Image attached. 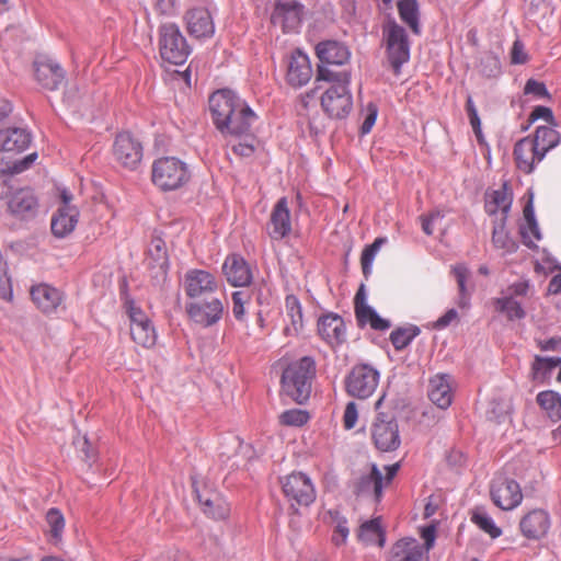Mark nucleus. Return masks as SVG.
I'll list each match as a JSON object with an SVG mask.
<instances>
[{"label":"nucleus","instance_id":"obj_1","mask_svg":"<svg viewBox=\"0 0 561 561\" xmlns=\"http://www.w3.org/2000/svg\"><path fill=\"white\" fill-rule=\"evenodd\" d=\"M209 110L216 128L224 135L249 136L257 116L249 104L229 89L214 92Z\"/></svg>","mask_w":561,"mask_h":561},{"label":"nucleus","instance_id":"obj_2","mask_svg":"<svg viewBox=\"0 0 561 561\" xmlns=\"http://www.w3.org/2000/svg\"><path fill=\"white\" fill-rule=\"evenodd\" d=\"M317 81H327L330 87L321 95L324 113L333 119H344L353 110V96L350 90V70H334L319 67Z\"/></svg>","mask_w":561,"mask_h":561},{"label":"nucleus","instance_id":"obj_3","mask_svg":"<svg viewBox=\"0 0 561 561\" xmlns=\"http://www.w3.org/2000/svg\"><path fill=\"white\" fill-rule=\"evenodd\" d=\"M316 376V362L310 356L289 364L282 375L284 392L299 404L305 403L311 393L312 379Z\"/></svg>","mask_w":561,"mask_h":561},{"label":"nucleus","instance_id":"obj_4","mask_svg":"<svg viewBox=\"0 0 561 561\" xmlns=\"http://www.w3.org/2000/svg\"><path fill=\"white\" fill-rule=\"evenodd\" d=\"M382 46L387 62L396 76L401 75L403 65L410 60L411 44L403 26L394 20L382 25Z\"/></svg>","mask_w":561,"mask_h":561},{"label":"nucleus","instance_id":"obj_5","mask_svg":"<svg viewBox=\"0 0 561 561\" xmlns=\"http://www.w3.org/2000/svg\"><path fill=\"white\" fill-rule=\"evenodd\" d=\"M190 179L187 163L176 157H161L152 162L151 181L163 192L179 190L187 184Z\"/></svg>","mask_w":561,"mask_h":561},{"label":"nucleus","instance_id":"obj_6","mask_svg":"<svg viewBox=\"0 0 561 561\" xmlns=\"http://www.w3.org/2000/svg\"><path fill=\"white\" fill-rule=\"evenodd\" d=\"M3 198H8L9 213L20 220L34 219L38 214V198L30 187L11 192V185L9 181L4 179L0 183V199Z\"/></svg>","mask_w":561,"mask_h":561},{"label":"nucleus","instance_id":"obj_7","mask_svg":"<svg viewBox=\"0 0 561 561\" xmlns=\"http://www.w3.org/2000/svg\"><path fill=\"white\" fill-rule=\"evenodd\" d=\"M161 58L173 65H182L191 54V46L175 23H165L159 28Z\"/></svg>","mask_w":561,"mask_h":561},{"label":"nucleus","instance_id":"obj_8","mask_svg":"<svg viewBox=\"0 0 561 561\" xmlns=\"http://www.w3.org/2000/svg\"><path fill=\"white\" fill-rule=\"evenodd\" d=\"M226 301L217 295L185 304V311L192 322L202 328L216 325L225 313Z\"/></svg>","mask_w":561,"mask_h":561},{"label":"nucleus","instance_id":"obj_9","mask_svg":"<svg viewBox=\"0 0 561 561\" xmlns=\"http://www.w3.org/2000/svg\"><path fill=\"white\" fill-rule=\"evenodd\" d=\"M380 373L370 364L355 365L345 377V390L348 396L365 400L376 391Z\"/></svg>","mask_w":561,"mask_h":561},{"label":"nucleus","instance_id":"obj_10","mask_svg":"<svg viewBox=\"0 0 561 561\" xmlns=\"http://www.w3.org/2000/svg\"><path fill=\"white\" fill-rule=\"evenodd\" d=\"M371 439L375 447L382 453H390L400 447L399 424L393 413H377L371 424Z\"/></svg>","mask_w":561,"mask_h":561},{"label":"nucleus","instance_id":"obj_11","mask_svg":"<svg viewBox=\"0 0 561 561\" xmlns=\"http://www.w3.org/2000/svg\"><path fill=\"white\" fill-rule=\"evenodd\" d=\"M182 285L188 301L215 296L221 286L215 274L202 268L186 271Z\"/></svg>","mask_w":561,"mask_h":561},{"label":"nucleus","instance_id":"obj_12","mask_svg":"<svg viewBox=\"0 0 561 561\" xmlns=\"http://www.w3.org/2000/svg\"><path fill=\"white\" fill-rule=\"evenodd\" d=\"M285 496L299 505L309 506L316 500L311 479L302 472H293L280 480Z\"/></svg>","mask_w":561,"mask_h":561},{"label":"nucleus","instance_id":"obj_13","mask_svg":"<svg viewBox=\"0 0 561 561\" xmlns=\"http://www.w3.org/2000/svg\"><path fill=\"white\" fill-rule=\"evenodd\" d=\"M115 160L128 170H136L142 160V145L130 133H119L113 144Z\"/></svg>","mask_w":561,"mask_h":561},{"label":"nucleus","instance_id":"obj_14","mask_svg":"<svg viewBox=\"0 0 561 561\" xmlns=\"http://www.w3.org/2000/svg\"><path fill=\"white\" fill-rule=\"evenodd\" d=\"M304 5L296 0H277L271 15V22L284 33L298 32L302 21Z\"/></svg>","mask_w":561,"mask_h":561},{"label":"nucleus","instance_id":"obj_15","mask_svg":"<svg viewBox=\"0 0 561 561\" xmlns=\"http://www.w3.org/2000/svg\"><path fill=\"white\" fill-rule=\"evenodd\" d=\"M34 71L38 84L49 91L58 90L66 78L65 70L59 62L44 55L35 59Z\"/></svg>","mask_w":561,"mask_h":561},{"label":"nucleus","instance_id":"obj_16","mask_svg":"<svg viewBox=\"0 0 561 561\" xmlns=\"http://www.w3.org/2000/svg\"><path fill=\"white\" fill-rule=\"evenodd\" d=\"M131 339L144 347H151L156 344L157 333L152 322L147 314L138 307H128Z\"/></svg>","mask_w":561,"mask_h":561},{"label":"nucleus","instance_id":"obj_17","mask_svg":"<svg viewBox=\"0 0 561 561\" xmlns=\"http://www.w3.org/2000/svg\"><path fill=\"white\" fill-rule=\"evenodd\" d=\"M195 493L201 508L206 516L216 520L228 517L230 506L219 491L205 486L203 490L196 488Z\"/></svg>","mask_w":561,"mask_h":561},{"label":"nucleus","instance_id":"obj_18","mask_svg":"<svg viewBox=\"0 0 561 561\" xmlns=\"http://www.w3.org/2000/svg\"><path fill=\"white\" fill-rule=\"evenodd\" d=\"M186 30L195 38H208L215 33V23L210 11L205 7H195L184 15Z\"/></svg>","mask_w":561,"mask_h":561},{"label":"nucleus","instance_id":"obj_19","mask_svg":"<svg viewBox=\"0 0 561 561\" xmlns=\"http://www.w3.org/2000/svg\"><path fill=\"white\" fill-rule=\"evenodd\" d=\"M312 77V68L307 54L296 49L289 57L286 79L288 84L300 88L307 84Z\"/></svg>","mask_w":561,"mask_h":561},{"label":"nucleus","instance_id":"obj_20","mask_svg":"<svg viewBox=\"0 0 561 561\" xmlns=\"http://www.w3.org/2000/svg\"><path fill=\"white\" fill-rule=\"evenodd\" d=\"M545 154L530 140V136L524 137L515 144L514 159L516 167L525 174H530L537 163L542 161Z\"/></svg>","mask_w":561,"mask_h":561},{"label":"nucleus","instance_id":"obj_21","mask_svg":"<svg viewBox=\"0 0 561 561\" xmlns=\"http://www.w3.org/2000/svg\"><path fill=\"white\" fill-rule=\"evenodd\" d=\"M222 274L234 287L248 286L252 282V272L247 261L239 254L228 255L222 264Z\"/></svg>","mask_w":561,"mask_h":561},{"label":"nucleus","instance_id":"obj_22","mask_svg":"<svg viewBox=\"0 0 561 561\" xmlns=\"http://www.w3.org/2000/svg\"><path fill=\"white\" fill-rule=\"evenodd\" d=\"M290 232V211L286 197H282L271 213L267 233L272 240L278 241L286 238Z\"/></svg>","mask_w":561,"mask_h":561},{"label":"nucleus","instance_id":"obj_23","mask_svg":"<svg viewBox=\"0 0 561 561\" xmlns=\"http://www.w3.org/2000/svg\"><path fill=\"white\" fill-rule=\"evenodd\" d=\"M316 53L321 61V67L342 66L350 59L348 48L336 41H324L316 46Z\"/></svg>","mask_w":561,"mask_h":561},{"label":"nucleus","instance_id":"obj_24","mask_svg":"<svg viewBox=\"0 0 561 561\" xmlns=\"http://www.w3.org/2000/svg\"><path fill=\"white\" fill-rule=\"evenodd\" d=\"M320 336L331 345H340L345 341V323L342 317L329 313L318 321Z\"/></svg>","mask_w":561,"mask_h":561},{"label":"nucleus","instance_id":"obj_25","mask_svg":"<svg viewBox=\"0 0 561 561\" xmlns=\"http://www.w3.org/2000/svg\"><path fill=\"white\" fill-rule=\"evenodd\" d=\"M519 525L525 537L528 539H539L549 530V515L543 510H534L522 518Z\"/></svg>","mask_w":561,"mask_h":561},{"label":"nucleus","instance_id":"obj_26","mask_svg":"<svg viewBox=\"0 0 561 561\" xmlns=\"http://www.w3.org/2000/svg\"><path fill=\"white\" fill-rule=\"evenodd\" d=\"M32 141L31 133L26 128L9 127L0 129V150L7 152H22Z\"/></svg>","mask_w":561,"mask_h":561},{"label":"nucleus","instance_id":"obj_27","mask_svg":"<svg viewBox=\"0 0 561 561\" xmlns=\"http://www.w3.org/2000/svg\"><path fill=\"white\" fill-rule=\"evenodd\" d=\"M31 296L34 304L45 313L56 311L62 301L61 291L48 284L33 286Z\"/></svg>","mask_w":561,"mask_h":561},{"label":"nucleus","instance_id":"obj_28","mask_svg":"<svg viewBox=\"0 0 561 561\" xmlns=\"http://www.w3.org/2000/svg\"><path fill=\"white\" fill-rule=\"evenodd\" d=\"M449 375H436L430 379L428 399L439 409L446 410L453 402Z\"/></svg>","mask_w":561,"mask_h":561},{"label":"nucleus","instance_id":"obj_29","mask_svg":"<svg viewBox=\"0 0 561 561\" xmlns=\"http://www.w3.org/2000/svg\"><path fill=\"white\" fill-rule=\"evenodd\" d=\"M79 211L72 206H62L51 218V232L58 238H64L73 231L78 222Z\"/></svg>","mask_w":561,"mask_h":561},{"label":"nucleus","instance_id":"obj_30","mask_svg":"<svg viewBox=\"0 0 561 561\" xmlns=\"http://www.w3.org/2000/svg\"><path fill=\"white\" fill-rule=\"evenodd\" d=\"M522 499L519 484L514 480H507L497 488L496 494L493 495V503L503 511H510L516 507Z\"/></svg>","mask_w":561,"mask_h":561},{"label":"nucleus","instance_id":"obj_31","mask_svg":"<svg viewBox=\"0 0 561 561\" xmlns=\"http://www.w3.org/2000/svg\"><path fill=\"white\" fill-rule=\"evenodd\" d=\"M423 547L412 538L399 540L391 550L389 561H423Z\"/></svg>","mask_w":561,"mask_h":561},{"label":"nucleus","instance_id":"obj_32","mask_svg":"<svg viewBox=\"0 0 561 561\" xmlns=\"http://www.w3.org/2000/svg\"><path fill=\"white\" fill-rule=\"evenodd\" d=\"M451 271L458 285L457 305L461 309H467L470 307L471 294L473 291V287L469 284L470 271L465 264H456Z\"/></svg>","mask_w":561,"mask_h":561},{"label":"nucleus","instance_id":"obj_33","mask_svg":"<svg viewBox=\"0 0 561 561\" xmlns=\"http://www.w3.org/2000/svg\"><path fill=\"white\" fill-rule=\"evenodd\" d=\"M146 261L150 268H158L161 274H167L169 268V257L165 242L160 237L152 238L148 247V256Z\"/></svg>","mask_w":561,"mask_h":561},{"label":"nucleus","instance_id":"obj_34","mask_svg":"<svg viewBox=\"0 0 561 561\" xmlns=\"http://www.w3.org/2000/svg\"><path fill=\"white\" fill-rule=\"evenodd\" d=\"M383 477L381 471L376 465H373L371 471L368 474L360 477L357 483V493H373L376 501H379L382 495Z\"/></svg>","mask_w":561,"mask_h":561},{"label":"nucleus","instance_id":"obj_35","mask_svg":"<svg viewBox=\"0 0 561 561\" xmlns=\"http://www.w3.org/2000/svg\"><path fill=\"white\" fill-rule=\"evenodd\" d=\"M399 16L411 31L419 35L421 33L420 11L416 0H401L398 2Z\"/></svg>","mask_w":561,"mask_h":561},{"label":"nucleus","instance_id":"obj_36","mask_svg":"<svg viewBox=\"0 0 561 561\" xmlns=\"http://www.w3.org/2000/svg\"><path fill=\"white\" fill-rule=\"evenodd\" d=\"M530 140L546 156L560 142V134L550 126H539L536 128L534 136H530Z\"/></svg>","mask_w":561,"mask_h":561},{"label":"nucleus","instance_id":"obj_37","mask_svg":"<svg viewBox=\"0 0 561 561\" xmlns=\"http://www.w3.org/2000/svg\"><path fill=\"white\" fill-rule=\"evenodd\" d=\"M358 538L366 545H375L382 547L385 545V534L381 529L379 518L367 520L362 524Z\"/></svg>","mask_w":561,"mask_h":561},{"label":"nucleus","instance_id":"obj_38","mask_svg":"<svg viewBox=\"0 0 561 561\" xmlns=\"http://www.w3.org/2000/svg\"><path fill=\"white\" fill-rule=\"evenodd\" d=\"M561 365V357L535 356L533 363V379L543 382L551 377L552 370Z\"/></svg>","mask_w":561,"mask_h":561},{"label":"nucleus","instance_id":"obj_39","mask_svg":"<svg viewBox=\"0 0 561 561\" xmlns=\"http://www.w3.org/2000/svg\"><path fill=\"white\" fill-rule=\"evenodd\" d=\"M46 522L49 527V542L54 546H58L62 539L65 518L59 510L50 508L46 514Z\"/></svg>","mask_w":561,"mask_h":561},{"label":"nucleus","instance_id":"obj_40","mask_svg":"<svg viewBox=\"0 0 561 561\" xmlns=\"http://www.w3.org/2000/svg\"><path fill=\"white\" fill-rule=\"evenodd\" d=\"M421 330L416 325L398 328L390 334V341L398 351L405 348L419 334Z\"/></svg>","mask_w":561,"mask_h":561},{"label":"nucleus","instance_id":"obj_41","mask_svg":"<svg viewBox=\"0 0 561 561\" xmlns=\"http://www.w3.org/2000/svg\"><path fill=\"white\" fill-rule=\"evenodd\" d=\"M513 202V193L507 182H504L501 190L493 191V205L501 211V220L504 221Z\"/></svg>","mask_w":561,"mask_h":561},{"label":"nucleus","instance_id":"obj_42","mask_svg":"<svg viewBox=\"0 0 561 561\" xmlns=\"http://www.w3.org/2000/svg\"><path fill=\"white\" fill-rule=\"evenodd\" d=\"M37 159V152H32L21 160L15 161L12 165L0 158V178L10 174L21 173L28 169Z\"/></svg>","mask_w":561,"mask_h":561},{"label":"nucleus","instance_id":"obj_43","mask_svg":"<svg viewBox=\"0 0 561 561\" xmlns=\"http://www.w3.org/2000/svg\"><path fill=\"white\" fill-rule=\"evenodd\" d=\"M497 309L504 313L508 320L522 319L525 317V311L520 302L511 296L496 299Z\"/></svg>","mask_w":561,"mask_h":561},{"label":"nucleus","instance_id":"obj_44","mask_svg":"<svg viewBox=\"0 0 561 561\" xmlns=\"http://www.w3.org/2000/svg\"><path fill=\"white\" fill-rule=\"evenodd\" d=\"M286 314L290 319L293 330L297 332L302 328V311L298 298L289 295L285 299Z\"/></svg>","mask_w":561,"mask_h":561},{"label":"nucleus","instance_id":"obj_45","mask_svg":"<svg viewBox=\"0 0 561 561\" xmlns=\"http://www.w3.org/2000/svg\"><path fill=\"white\" fill-rule=\"evenodd\" d=\"M387 242V238L380 237L375 239V241L366 247L362 253L360 262L362 270L364 275L367 277L371 272V265L375 260L376 254L380 250L381 245Z\"/></svg>","mask_w":561,"mask_h":561},{"label":"nucleus","instance_id":"obj_46","mask_svg":"<svg viewBox=\"0 0 561 561\" xmlns=\"http://www.w3.org/2000/svg\"><path fill=\"white\" fill-rule=\"evenodd\" d=\"M330 515L335 523V531L332 537V540L335 545H342L346 541L350 530L347 527V520L345 517L341 516L337 511H330Z\"/></svg>","mask_w":561,"mask_h":561},{"label":"nucleus","instance_id":"obj_47","mask_svg":"<svg viewBox=\"0 0 561 561\" xmlns=\"http://www.w3.org/2000/svg\"><path fill=\"white\" fill-rule=\"evenodd\" d=\"M280 423L288 426H302L309 420L307 411L300 409H291L284 411L279 416Z\"/></svg>","mask_w":561,"mask_h":561},{"label":"nucleus","instance_id":"obj_48","mask_svg":"<svg viewBox=\"0 0 561 561\" xmlns=\"http://www.w3.org/2000/svg\"><path fill=\"white\" fill-rule=\"evenodd\" d=\"M467 112L477 140L479 141V144L488 146L481 130V121L474 107L471 96L467 99Z\"/></svg>","mask_w":561,"mask_h":561},{"label":"nucleus","instance_id":"obj_49","mask_svg":"<svg viewBox=\"0 0 561 561\" xmlns=\"http://www.w3.org/2000/svg\"><path fill=\"white\" fill-rule=\"evenodd\" d=\"M471 522L481 530L491 535V518L484 506H476L471 510Z\"/></svg>","mask_w":561,"mask_h":561},{"label":"nucleus","instance_id":"obj_50","mask_svg":"<svg viewBox=\"0 0 561 561\" xmlns=\"http://www.w3.org/2000/svg\"><path fill=\"white\" fill-rule=\"evenodd\" d=\"M248 295L243 291L232 293V313L238 321H243L245 316L244 304Z\"/></svg>","mask_w":561,"mask_h":561},{"label":"nucleus","instance_id":"obj_51","mask_svg":"<svg viewBox=\"0 0 561 561\" xmlns=\"http://www.w3.org/2000/svg\"><path fill=\"white\" fill-rule=\"evenodd\" d=\"M355 312L358 324L366 325L369 323L377 311L366 302H359L355 308Z\"/></svg>","mask_w":561,"mask_h":561},{"label":"nucleus","instance_id":"obj_52","mask_svg":"<svg viewBox=\"0 0 561 561\" xmlns=\"http://www.w3.org/2000/svg\"><path fill=\"white\" fill-rule=\"evenodd\" d=\"M545 119L548 124L552 125V126H556V121H554V116H553V113L551 111V108L549 107H546V106H536L530 115H529V124L536 122L537 119Z\"/></svg>","mask_w":561,"mask_h":561},{"label":"nucleus","instance_id":"obj_53","mask_svg":"<svg viewBox=\"0 0 561 561\" xmlns=\"http://www.w3.org/2000/svg\"><path fill=\"white\" fill-rule=\"evenodd\" d=\"M524 92L526 94H534L538 98H550V94L546 88L543 82L537 81L535 79H529L524 88Z\"/></svg>","mask_w":561,"mask_h":561},{"label":"nucleus","instance_id":"obj_54","mask_svg":"<svg viewBox=\"0 0 561 561\" xmlns=\"http://www.w3.org/2000/svg\"><path fill=\"white\" fill-rule=\"evenodd\" d=\"M524 217H525V220H526V222H527V225L529 227L530 232L533 233L535 239L539 240L540 239V232H539V228H538V225H537V221H536V218H535L533 201L531 199L524 207Z\"/></svg>","mask_w":561,"mask_h":561},{"label":"nucleus","instance_id":"obj_55","mask_svg":"<svg viewBox=\"0 0 561 561\" xmlns=\"http://www.w3.org/2000/svg\"><path fill=\"white\" fill-rule=\"evenodd\" d=\"M357 419H358L357 405L354 401H351L345 407V411H344V415H343L344 427L346 430H352L356 425Z\"/></svg>","mask_w":561,"mask_h":561},{"label":"nucleus","instance_id":"obj_56","mask_svg":"<svg viewBox=\"0 0 561 561\" xmlns=\"http://www.w3.org/2000/svg\"><path fill=\"white\" fill-rule=\"evenodd\" d=\"M377 115H378V107L375 104L369 103L367 105V114H366L365 119L360 127V131L363 135L370 133L373 126L376 123Z\"/></svg>","mask_w":561,"mask_h":561},{"label":"nucleus","instance_id":"obj_57","mask_svg":"<svg viewBox=\"0 0 561 561\" xmlns=\"http://www.w3.org/2000/svg\"><path fill=\"white\" fill-rule=\"evenodd\" d=\"M527 54L525 53L524 44L516 39L511 50V61L515 65H522L527 61Z\"/></svg>","mask_w":561,"mask_h":561},{"label":"nucleus","instance_id":"obj_58","mask_svg":"<svg viewBox=\"0 0 561 561\" xmlns=\"http://www.w3.org/2000/svg\"><path fill=\"white\" fill-rule=\"evenodd\" d=\"M457 318H458V313H457L456 309L451 308V309L447 310L442 317H439L435 321L434 328L437 330L445 329Z\"/></svg>","mask_w":561,"mask_h":561},{"label":"nucleus","instance_id":"obj_59","mask_svg":"<svg viewBox=\"0 0 561 561\" xmlns=\"http://www.w3.org/2000/svg\"><path fill=\"white\" fill-rule=\"evenodd\" d=\"M231 150L240 157L249 158L254 153V146L250 142H238L231 146Z\"/></svg>","mask_w":561,"mask_h":561},{"label":"nucleus","instance_id":"obj_60","mask_svg":"<svg viewBox=\"0 0 561 561\" xmlns=\"http://www.w3.org/2000/svg\"><path fill=\"white\" fill-rule=\"evenodd\" d=\"M78 449L82 454L85 461H91L95 458V453L87 437H84L83 440L79 443Z\"/></svg>","mask_w":561,"mask_h":561},{"label":"nucleus","instance_id":"obj_61","mask_svg":"<svg viewBox=\"0 0 561 561\" xmlns=\"http://www.w3.org/2000/svg\"><path fill=\"white\" fill-rule=\"evenodd\" d=\"M422 538L424 539L425 549L428 551L435 542V526L431 525L422 529Z\"/></svg>","mask_w":561,"mask_h":561},{"label":"nucleus","instance_id":"obj_62","mask_svg":"<svg viewBox=\"0 0 561 561\" xmlns=\"http://www.w3.org/2000/svg\"><path fill=\"white\" fill-rule=\"evenodd\" d=\"M371 329L377 331H385L390 328L391 323L389 320L381 318L377 312L368 323Z\"/></svg>","mask_w":561,"mask_h":561},{"label":"nucleus","instance_id":"obj_63","mask_svg":"<svg viewBox=\"0 0 561 561\" xmlns=\"http://www.w3.org/2000/svg\"><path fill=\"white\" fill-rule=\"evenodd\" d=\"M157 561H186V554L178 550H170Z\"/></svg>","mask_w":561,"mask_h":561},{"label":"nucleus","instance_id":"obj_64","mask_svg":"<svg viewBox=\"0 0 561 561\" xmlns=\"http://www.w3.org/2000/svg\"><path fill=\"white\" fill-rule=\"evenodd\" d=\"M548 290L551 294H558L561 291V273L554 275L548 286Z\"/></svg>","mask_w":561,"mask_h":561}]
</instances>
